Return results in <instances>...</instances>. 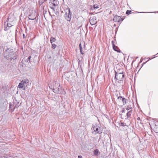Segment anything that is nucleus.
<instances>
[{
    "instance_id": "f257e3e1",
    "label": "nucleus",
    "mask_w": 158,
    "mask_h": 158,
    "mask_svg": "<svg viewBox=\"0 0 158 158\" xmlns=\"http://www.w3.org/2000/svg\"><path fill=\"white\" fill-rule=\"evenodd\" d=\"M52 88V91L55 93L63 94L64 92L62 87H60V84L55 81L52 82L51 86Z\"/></svg>"
},
{
    "instance_id": "f03ea898",
    "label": "nucleus",
    "mask_w": 158,
    "mask_h": 158,
    "mask_svg": "<svg viewBox=\"0 0 158 158\" xmlns=\"http://www.w3.org/2000/svg\"><path fill=\"white\" fill-rule=\"evenodd\" d=\"M4 56L7 60H15L17 58V55L15 53L13 49H8L5 51Z\"/></svg>"
},
{
    "instance_id": "7ed1b4c3",
    "label": "nucleus",
    "mask_w": 158,
    "mask_h": 158,
    "mask_svg": "<svg viewBox=\"0 0 158 158\" xmlns=\"http://www.w3.org/2000/svg\"><path fill=\"white\" fill-rule=\"evenodd\" d=\"M115 79L119 81L120 82H118L122 84L123 83V81L124 79V75L123 74V71H122L120 72L117 71H115Z\"/></svg>"
},
{
    "instance_id": "20e7f679",
    "label": "nucleus",
    "mask_w": 158,
    "mask_h": 158,
    "mask_svg": "<svg viewBox=\"0 0 158 158\" xmlns=\"http://www.w3.org/2000/svg\"><path fill=\"white\" fill-rule=\"evenodd\" d=\"M64 11L65 14L64 16L65 19L67 21L70 22L71 19L72 13L70 11V8L68 7L64 10Z\"/></svg>"
},
{
    "instance_id": "39448f33",
    "label": "nucleus",
    "mask_w": 158,
    "mask_h": 158,
    "mask_svg": "<svg viewBox=\"0 0 158 158\" xmlns=\"http://www.w3.org/2000/svg\"><path fill=\"white\" fill-rule=\"evenodd\" d=\"M101 130V128L98 126L96 125L93 126L91 128L92 133L95 135L97 134H101L102 133Z\"/></svg>"
},
{
    "instance_id": "423d86ee",
    "label": "nucleus",
    "mask_w": 158,
    "mask_h": 158,
    "mask_svg": "<svg viewBox=\"0 0 158 158\" xmlns=\"http://www.w3.org/2000/svg\"><path fill=\"white\" fill-rule=\"evenodd\" d=\"M124 19V18H121L120 16L116 15L114 17L113 20L116 22H122Z\"/></svg>"
},
{
    "instance_id": "0eeeda50",
    "label": "nucleus",
    "mask_w": 158,
    "mask_h": 158,
    "mask_svg": "<svg viewBox=\"0 0 158 158\" xmlns=\"http://www.w3.org/2000/svg\"><path fill=\"white\" fill-rule=\"evenodd\" d=\"M89 22L92 25H95L97 23L96 18L94 16L90 17L89 18Z\"/></svg>"
},
{
    "instance_id": "6e6552de",
    "label": "nucleus",
    "mask_w": 158,
    "mask_h": 158,
    "mask_svg": "<svg viewBox=\"0 0 158 158\" xmlns=\"http://www.w3.org/2000/svg\"><path fill=\"white\" fill-rule=\"evenodd\" d=\"M113 46V48L114 50L117 52H121L120 50L114 44L113 41L111 42Z\"/></svg>"
},
{
    "instance_id": "1a4fd4ad",
    "label": "nucleus",
    "mask_w": 158,
    "mask_h": 158,
    "mask_svg": "<svg viewBox=\"0 0 158 158\" xmlns=\"http://www.w3.org/2000/svg\"><path fill=\"white\" fill-rule=\"evenodd\" d=\"M116 96L117 97L118 99V100H120L121 99H122V101L124 105L126 103L127 101V99L124 98H123V97L121 96H118V94L116 95Z\"/></svg>"
},
{
    "instance_id": "9d476101",
    "label": "nucleus",
    "mask_w": 158,
    "mask_h": 158,
    "mask_svg": "<svg viewBox=\"0 0 158 158\" xmlns=\"http://www.w3.org/2000/svg\"><path fill=\"white\" fill-rule=\"evenodd\" d=\"M132 113V110H130L127 112V113L126 114V115L127 119H128L129 118H131V116Z\"/></svg>"
},
{
    "instance_id": "9b49d317",
    "label": "nucleus",
    "mask_w": 158,
    "mask_h": 158,
    "mask_svg": "<svg viewBox=\"0 0 158 158\" xmlns=\"http://www.w3.org/2000/svg\"><path fill=\"white\" fill-rule=\"evenodd\" d=\"M53 1L52 2L53 5L54 6H56L58 5L59 2L57 0H52Z\"/></svg>"
},
{
    "instance_id": "f8f14e48",
    "label": "nucleus",
    "mask_w": 158,
    "mask_h": 158,
    "mask_svg": "<svg viewBox=\"0 0 158 158\" xmlns=\"http://www.w3.org/2000/svg\"><path fill=\"white\" fill-rule=\"evenodd\" d=\"M79 46L80 52H81V53L82 55L84 54V52L83 51L82 47L81 46V43L80 44H79Z\"/></svg>"
},
{
    "instance_id": "ddd939ff",
    "label": "nucleus",
    "mask_w": 158,
    "mask_h": 158,
    "mask_svg": "<svg viewBox=\"0 0 158 158\" xmlns=\"http://www.w3.org/2000/svg\"><path fill=\"white\" fill-rule=\"evenodd\" d=\"M24 80H26L25 81H26V82L24 83V85L25 87H27V86H28L29 84V80L28 79H24Z\"/></svg>"
},
{
    "instance_id": "4468645a",
    "label": "nucleus",
    "mask_w": 158,
    "mask_h": 158,
    "mask_svg": "<svg viewBox=\"0 0 158 158\" xmlns=\"http://www.w3.org/2000/svg\"><path fill=\"white\" fill-rule=\"evenodd\" d=\"M99 152V150L98 149H96L94 151V154L95 156H97Z\"/></svg>"
},
{
    "instance_id": "2eb2a0df",
    "label": "nucleus",
    "mask_w": 158,
    "mask_h": 158,
    "mask_svg": "<svg viewBox=\"0 0 158 158\" xmlns=\"http://www.w3.org/2000/svg\"><path fill=\"white\" fill-rule=\"evenodd\" d=\"M56 39L55 38L51 37L50 38V41L51 44L53 43V42H55L56 41Z\"/></svg>"
},
{
    "instance_id": "dca6fc26",
    "label": "nucleus",
    "mask_w": 158,
    "mask_h": 158,
    "mask_svg": "<svg viewBox=\"0 0 158 158\" xmlns=\"http://www.w3.org/2000/svg\"><path fill=\"white\" fill-rule=\"evenodd\" d=\"M45 1H44V0H39V5L40 6Z\"/></svg>"
},
{
    "instance_id": "f3484780",
    "label": "nucleus",
    "mask_w": 158,
    "mask_h": 158,
    "mask_svg": "<svg viewBox=\"0 0 158 158\" xmlns=\"http://www.w3.org/2000/svg\"><path fill=\"white\" fill-rule=\"evenodd\" d=\"M29 19L34 20L35 19L34 17H33L31 15H29L28 16Z\"/></svg>"
},
{
    "instance_id": "a211bd4d",
    "label": "nucleus",
    "mask_w": 158,
    "mask_h": 158,
    "mask_svg": "<svg viewBox=\"0 0 158 158\" xmlns=\"http://www.w3.org/2000/svg\"><path fill=\"white\" fill-rule=\"evenodd\" d=\"M31 58V56H29L28 58L26 60V61L27 62H30Z\"/></svg>"
},
{
    "instance_id": "6ab92c4d",
    "label": "nucleus",
    "mask_w": 158,
    "mask_h": 158,
    "mask_svg": "<svg viewBox=\"0 0 158 158\" xmlns=\"http://www.w3.org/2000/svg\"><path fill=\"white\" fill-rule=\"evenodd\" d=\"M19 87L20 88H22L23 87L24 85L23 84L20 83L18 85Z\"/></svg>"
},
{
    "instance_id": "aec40b11",
    "label": "nucleus",
    "mask_w": 158,
    "mask_h": 158,
    "mask_svg": "<svg viewBox=\"0 0 158 158\" xmlns=\"http://www.w3.org/2000/svg\"><path fill=\"white\" fill-rule=\"evenodd\" d=\"M131 108L132 107H131V105H129L127 106L126 109L127 110H128Z\"/></svg>"
},
{
    "instance_id": "412c9836",
    "label": "nucleus",
    "mask_w": 158,
    "mask_h": 158,
    "mask_svg": "<svg viewBox=\"0 0 158 158\" xmlns=\"http://www.w3.org/2000/svg\"><path fill=\"white\" fill-rule=\"evenodd\" d=\"M52 44V48L53 49H55L56 47V44H53V43L51 44Z\"/></svg>"
},
{
    "instance_id": "4be33fe9",
    "label": "nucleus",
    "mask_w": 158,
    "mask_h": 158,
    "mask_svg": "<svg viewBox=\"0 0 158 158\" xmlns=\"http://www.w3.org/2000/svg\"><path fill=\"white\" fill-rule=\"evenodd\" d=\"M94 9H96L99 8L98 5L97 4L94 5L93 6Z\"/></svg>"
},
{
    "instance_id": "5701e85b",
    "label": "nucleus",
    "mask_w": 158,
    "mask_h": 158,
    "mask_svg": "<svg viewBox=\"0 0 158 158\" xmlns=\"http://www.w3.org/2000/svg\"><path fill=\"white\" fill-rule=\"evenodd\" d=\"M121 124L120 126L123 127H125L126 125V124L124 123H121Z\"/></svg>"
},
{
    "instance_id": "b1692460",
    "label": "nucleus",
    "mask_w": 158,
    "mask_h": 158,
    "mask_svg": "<svg viewBox=\"0 0 158 158\" xmlns=\"http://www.w3.org/2000/svg\"><path fill=\"white\" fill-rule=\"evenodd\" d=\"M24 79L22 80L21 82L20 83L23 84V85H24V83L26 82V81H25Z\"/></svg>"
},
{
    "instance_id": "393cba45",
    "label": "nucleus",
    "mask_w": 158,
    "mask_h": 158,
    "mask_svg": "<svg viewBox=\"0 0 158 158\" xmlns=\"http://www.w3.org/2000/svg\"><path fill=\"white\" fill-rule=\"evenodd\" d=\"M131 10H128L126 11V14L127 15L131 13Z\"/></svg>"
},
{
    "instance_id": "a878e982",
    "label": "nucleus",
    "mask_w": 158,
    "mask_h": 158,
    "mask_svg": "<svg viewBox=\"0 0 158 158\" xmlns=\"http://www.w3.org/2000/svg\"><path fill=\"white\" fill-rule=\"evenodd\" d=\"M7 25L8 27H10L12 26V25L9 23H7Z\"/></svg>"
},
{
    "instance_id": "bb28decb",
    "label": "nucleus",
    "mask_w": 158,
    "mask_h": 158,
    "mask_svg": "<svg viewBox=\"0 0 158 158\" xmlns=\"http://www.w3.org/2000/svg\"><path fill=\"white\" fill-rule=\"evenodd\" d=\"M126 111V110H125L124 109H123L122 111L121 112V113H125Z\"/></svg>"
},
{
    "instance_id": "cd10ccee",
    "label": "nucleus",
    "mask_w": 158,
    "mask_h": 158,
    "mask_svg": "<svg viewBox=\"0 0 158 158\" xmlns=\"http://www.w3.org/2000/svg\"><path fill=\"white\" fill-rule=\"evenodd\" d=\"M82 157L81 156H78V158H82Z\"/></svg>"
},
{
    "instance_id": "c85d7f7f",
    "label": "nucleus",
    "mask_w": 158,
    "mask_h": 158,
    "mask_svg": "<svg viewBox=\"0 0 158 158\" xmlns=\"http://www.w3.org/2000/svg\"><path fill=\"white\" fill-rule=\"evenodd\" d=\"M82 44H84V45L83 46V47L84 48H85V42H83L82 43Z\"/></svg>"
},
{
    "instance_id": "c756f323",
    "label": "nucleus",
    "mask_w": 158,
    "mask_h": 158,
    "mask_svg": "<svg viewBox=\"0 0 158 158\" xmlns=\"http://www.w3.org/2000/svg\"><path fill=\"white\" fill-rule=\"evenodd\" d=\"M148 60L146 61L145 62H144L142 64V66H143L144 64H145L146 62H148Z\"/></svg>"
},
{
    "instance_id": "7c9ffc66",
    "label": "nucleus",
    "mask_w": 158,
    "mask_h": 158,
    "mask_svg": "<svg viewBox=\"0 0 158 158\" xmlns=\"http://www.w3.org/2000/svg\"><path fill=\"white\" fill-rule=\"evenodd\" d=\"M54 11H55V9H54V7H50Z\"/></svg>"
},
{
    "instance_id": "2f4dec72",
    "label": "nucleus",
    "mask_w": 158,
    "mask_h": 158,
    "mask_svg": "<svg viewBox=\"0 0 158 158\" xmlns=\"http://www.w3.org/2000/svg\"><path fill=\"white\" fill-rule=\"evenodd\" d=\"M23 38H25V34H23Z\"/></svg>"
},
{
    "instance_id": "473e14b6",
    "label": "nucleus",
    "mask_w": 158,
    "mask_h": 158,
    "mask_svg": "<svg viewBox=\"0 0 158 158\" xmlns=\"http://www.w3.org/2000/svg\"><path fill=\"white\" fill-rule=\"evenodd\" d=\"M137 13H147V12H137Z\"/></svg>"
},
{
    "instance_id": "72a5a7b5",
    "label": "nucleus",
    "mask_w": 158,
    "mask_h": 158,
    "mask_svg": "<svg viewBox=\"0 0 158 158\" xmlns=\"http://www.w3.org/2000/svg\"><path fill=\"white\" fill-rule=\"evenodd\" d=\"M137 119L138 120H140V117H138V118H137Z\"/></svg>"
},
{
    "instance_id": "f704fd0d",
    "label": "nucleus",
    "mask_w": 158,
    "mask_h": 158,
    "mask_svg": "<svg viewBox=\"0 0 158 158\" xmlns=\"http://www.w3.org/2000/svg\"><path fill=\"white\" fill-rule=\"evenodd\" d=\"M7 27H5V31H6L7 30Z\"/></svg>"
},
{
    "instance_id": "c9c22d12",
    "label": "nucleus",
    "mask_w": 158,
    "mask_h": 158,
    "mask_svg": "<svg viewBox=\"0 0 158 158\" xmlns=\"http://www.w3.org/2000/svg\"><path fill=\"white\" fill-rule=\"evenodd\" d=\"M122 115H123L122 114V113H121V112H120V115L122 116Z\"/></svg>"
},
{
    "instance_id": "e433bc0d",
    "label": "nucleus",
    "mask_w": 158,
    "mask_h": 158,
    "mask_svg": "<svg viewBox=\"0 0 158 158\" xmlns=\"http://www.w3.org/2000/svg\"><path fill=\"white\" fill-rule=\"evenodd\" d=\"M155 132H156V133H158V132L156 130L155 131Z\"/></svg>"
},
{
    "instance_id": "4c0bfd02",
    "label": "nucleus",
    "mask_w": 158,
    "mask_h": 158,
    "mask_svg": "<svg viewBox=\"0 0 158 158\" xmlns=\"http://www.w3.org/2000/svg\"><path fill=\"white\" fill-rule=\"evenodd\" d=\"M149 58V60H151L152 59V58Z\"/></svg>"
},
{
    "instance_id": "58836bf2",
    "label": "nucleus",
    "mask_w": 158,
    "mask_h": 158,
    "mask_svg": "<svg viewBox=\"0 0 158 158\" xmlns=\"http://www.w3.org/2000/svg\"><path fill=\"white\" fill-rule=\"evenodd\" d=\"M156 12H154V13H156Z\"/></svg>"
},
{
    "instance_id": "ea45409f",
    "label": "nucleus",
    "mask_w": 158,
    "mask_h": 158,
    "mask_svg": "<svg viewBox=\"0 0 158 158\" xmlns=\"http://www.w3.org/2000/svg\"><path fill=\"white\" fill-rule=\"evenodd\" d=\"M61 12H62V13H63V11H61Z\"/></svg>"
},
{
    "instance_id": "a19ab883",
    "label": "nucleus",
    "mask_w": 158,
    "mask_h": 158,
    "mask_svg": "<svg viewBox=\"0 0 158 158\" xmlns=\"http://www.w3.org/2000/svg\"><path fill=\"white\" fill-rule=\"evenodd\" d=\"M49 13L50 15V12H49Z\"/></svg>"
},
{
    "instance_id": "79ce46f5",
    "label": "nucleus",
    "mask_w": 158,
    "mask_h": 158,
    "mask_svg": "<svg viewBox=\"0 0 158 158\" xmlns=\"http://www.w3.org/2000/svg\"><path fill=\"white\" fill-rule=\"evenodd\" d=\"M47 0H44V1H47Z\"/></svg>"
},
{
    "instance_id": "37998d69",
    "label": "nucleus",
    "mask_w": 158,
    "mask_h": 158,
    "mask_svg": "<svg viewBox=\"0 0 158 158\" xmlns=\"http://www.w3.org/2000/svg\"><path fill=\"white\" fill-rule=\"evenodd\" d=\"M157 54H158V53L156 55H157Z\"/></svg>"
}]
</instances>
